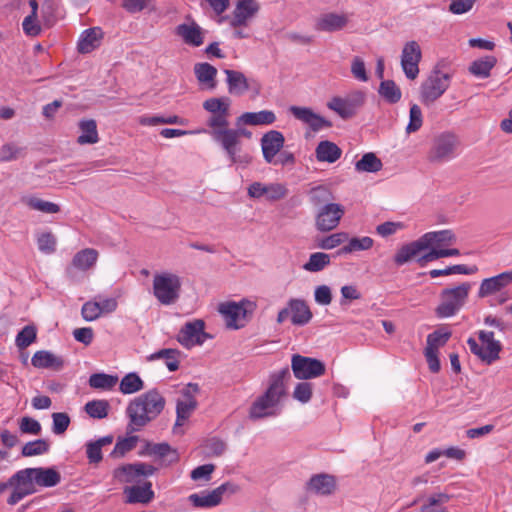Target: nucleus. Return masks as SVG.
<instances>
[{
	"label": "nucleus",
	"mask_w": 512,
	"mask_h": 512,
	"mask_svg": "<svg viewBox=\"0 0 512 512\" xmlns=\"http://www.w3.org/2000/svg\"><path fill=\"white\" fill-rule=\"evenodd\" d=\"M194 73L200 83L207 84L210 89L216 87L215 77L217 69L209 63H197L194 66Z\"/></svg>",
	"instance_id": "obj_42"
},
{
	"label": "nucleus",
	"mask_w": 512,
	"mask_h": 512,
	"mask_svg": "<svg viewBox=\"0 0 512 512\" xmlns=\"http://www.w3.org/2000/svg\"><path fill=\"white\" fill-rule=\"evenodd\" d=\"M204 448L208 457H220L225 453L227 444L223 440L214 437L205 442Z\"/></svg>",
	"instance_id": "obj_60"
},
{
	"label": "nucleus",
	"mask_w": 512,
	"mask_h": 512,
	"mask_svg": "<svg viewBox=\"0 0 512 512\" xmlns=\"http://www.w3.org/2000/svg\"><path fill=\"white\" fill-rule=\"evenodd\" d=\"M229 107L230 99L225 97L209 98L204 101L203 108L211 114L207 120V125L210 128L208 133L213 139L216 131L229 125Z\"/></svg>",
	"instance_id": "obj_9"
},
{
	"label": "nucleus",
	"mask_w": 512,
	"mask_h": 512,
	"mask_svg": "<svg viewBox=\"0 0 512 512\" xmlns=\"http://www.w3.org/2000/svg\"><path fill=\"white\" fill-rule=\"evenodd\" d=\"M113 436L107 435L86 444V455L89 463L98 464L102 461V447L112 444Z\"/></svg>",
	"instance_id": "obj_38"
},
{
	"label": "nucleus",
	"mask_w": 512,
	"mask_h": 512,
	"mask_svg": "<svg viewBox=\"0 0 512 512\" xmlns=\"http://www.w3.org/2000/svg\"><path fill=\"white\" fill-rule=\"evenodd\" d=\"M460 146L458 136L452 132H442L433 139L427 159L434 164H441L454 159Z\"/></svg>",
	"instance_id": "obj_6"
},
{
	"label": "nucleus",
	"mask_w": 512,
	"mask_h": 512,
	"mask_svg": "<svg viewBox=\"0 0 512 512\" xmlns=\"http://www.w3.org/2000/svg\"><path fill=\"white\" fill-rule=\"evenodd\" d=\"M288 306L291 312V321L294 325L303 326L309 323L313 314L303 299H290Z\"/></svg>",
	"instance_id": "obj_31"
},
{
	"label": "nucleus",
	"mask_w": 512,
	"mask_h": 512,
	"mask_svg": "<svg viewBox=\"0 0 512 512\" xmlns=\"http://www.w3.org/2000/svg\"><path fill=\"white\" fill-rule=\"evenodd\" d=\"M138 437L137 436H130L127 438H123L117 441L111 456L112 457H122L127 452L133 450L137 444Z\"/></svg>",
	"instance_id": "obj_59"
},
{
	"label": "nucleus",
	"mask_w": 512,
	"mask_h": 512,
	"mask_svg": "<svg viewBox=\"0 0 512 512\" xmlns=\"http://www.w3.org/2000/svg\"><path fill=\"white\" fill-rule=\"evenodd\" d=\"M241 137L251 139L252 132L241 125L237 128H229L228 125L216 131L213 140L221 146L232 164L246 166L251 162L252 157L242 151Z\"/></svg>",
	"instance_id": "obj_3"
},
{
	"label": "nucleus",
	"mask_w": 512,
	"mask_h": 512,
	"mask_svg": "<svg viewBox=\"0 0 512 512\" xmlns=\"http://www.w3.org/2000/svg\"><path fill=\"white\" fill-rule=\"evenodd\" d=\"M336 482L333 476L328 474H316L307 483V489L315 494L327 496L334 492Z\"/></svg>",
	"instance_id": "obj_30"
},
{
	"label": "nucleus",
	"mask_w": 512,
	"mask_h": 512,
	"mask_svg": "<svg viewBox=\"0 0 512 512\" xmlns=\"http://www.w3.org/2000/svg\"><path fill=\"white\" fill-rule=\"evenodd\" d=\"M181 280L173 273L156 274L153 279V294L163 305H172L180 297Z\"/></svg>",
	"instance_id": "obj_7"
},
{
	"label": "nucleus",
	"mask_w": 512,
	"mask_h": 512,
	"mask_svg": "<svg viewBox=\"0 0 512 512\" xmlns=\"http://www.w3.org/2000/svg\"><path fill=\"white\" fill-rule=\"evenodd\" d=\"M20 470L13 474L6 482H0V495L5 492L8 488H12V492L7 499L9 505H15L23 498L26 497L24 494V487L22 486L20 479Z\"/></svg>",
	"instance_id": "obj_33"
},
{
	"label": "nucleus",
	"mask_w": 512,
	"mask_h": 512,
	"mask_svg": "<svg viewBox=\"0 0 512 512\" xmlns=\"http://www.w3.org/2000/svg\"><path fill=\"white\" fill-rule=\"evenodd\" d=\"M330 255L323 252L312 253L308 261L303 265V269L308 272H320L330 265Z\"/></svg>",
	"instance_id": "obj_47"
},
{
	"label": "nucleus",
	"mask_w": 512,
	"mask_h": 512,
	"mask_svg": "<svg viewBox=\"0 0 512 512\" xmlns=\"http://www.w3.org/2000/svg\"><path fill=\"white\" fill-rule=\"evenodd\" d=\"M478 337L482 345H479L472 337L467 340L470 351L486 364H491L499 359L502 345L500 341L495 340L494 333L481 330L478 333Z\"/></svg>",
	"instance_id": "obj_8"
},
{
	"label": "nucleus",
	"mask_w": 512,
	"mask_h": 512,
	"mask_svg": "<svg viewBox=\"0 0 512 512\" xmlns=\"http://www.w3.org/2000/svg\"><path fill=\"white\" fill-rule=\"evenodd\" d=\"M165 398L156 389L136 397L127 407L128 431L133 432L154 420L164 409Z\"/></svg>",
	"instance_id": "obj_2"
},
{
	"label": "nucleus",
	"mask_w": 512,
	"mask_h": 512,
	"mask_svg": "<svg viewBox=\"0 0 512 512\" xmlns=\"http://www.w3.org/2000/svg\"><path fill=\"white\" fill-rule=\"evenodd\" d=\"M119 389L123 394H133L143 389V381L136 373H129L122 378Z\"/></svg>",
	"instance_id": "obj_54"
},
{
	"label": "nucleus",
	"mask_w": 512,
	"mask_h": 512,
	"mask_svg": "<svg viewBox=\"0 0 512 512\" xmlns=\"http://www.w3.org/2000/svg\"><path fill=\"white\" fill-rule=\"evenodd\" d=\"M315 155L319 162L334 163L341 157L342 150L334 142L324 140L317 145Z\"/></svg>",
	"instance_id": "obj_36"
},
{
	"label": "nucleus",
	"mask_w": 512,
	"mask_h": 512,
	"mask_svg": "<svg viewBox=\"0 0 512 512\" xmlns=\"http://www.w3.org/2000/svg\"><path fill=\"white\" fill-rule=\"evenodd\" d=\"M291 378L288 367L270 375L267 390L251 405L249 418L259 420L276 416L280 410V402L286 396V381Z\"/></svg>",
	"instance_id": "obj_1"
},
{
	"label": "nucleus",
	"mask_w": 512,
	"mask_h": 512,
	"mask_svg": "<svg viewBox=\"0 0 512 512\" xmlns=\"http://www.w3.org/2000/svg\"><path fill=\"white\" fill-rule=\"evenodd\" d=\"M31 363L35 368L53 369L56 371L61 370L64 365L61 357L46 350L37 351L33 355Z\"/></svg>",
	"instance_id": "obj_32"
},
{
	"label": "nucleus",
	"mask_w": 512,
	"mask_h": 512,
	"mask_svg": "<svg viewBox=\"0 0 512 512\" xmlns=\"http://www.w3.org/2000/svg\"><path fill=\"white\" fill-rule=\"evenodd\" d=\"M449 495L438 493L430 496L427 502L421 506L420 512H447L446 510H437L435 507L448 502Z\"/></svg>",
	"instance_id": "obj_61"
},
{
	"label": "nucleus",
	"mask_w": 512,
	"mask_h": 512,
	"mask_svg": "<svg viewBox=\"0 0 512 512\" xmlns=\"http://www.w3.org/2000/svg\"><path fill=\"white\" fill-rule=\"evenodd\" d=\"M348 240V233L338 232L324 237L318 242V247L324 250L333 249Z\"/></svg>",
	"instance_id": "obj_58"
},
{
	"label": "nucleus",
	"mask_w": 512,
	"mask_h": 512,
	"mask_svg": "<svg viewBox=\"0 0 512 512\" xmlns=\"http://www.w3.org/2000/svg\"><path fill=\"white\" fill-rule=\"evenodd\" d=\"M347 241L348 243L338 251V254H349L356 251H366L371 249L374 245V240L368 236L360 238H348Z\"/></svg>",
	"instance_id": "obj_44"
},
{
	"label": "nucleus",
	"mask_w": 512,
	"mask_h": 512,
	"mask_svg": "<svg viewBox=\"0 0 512 512\" xmlns=\"http://www.w3.org/2000/svg\"><path fill=\"white\" fill-rule=\"evenodd\" d=\"M26 205H28L31 209L47 213V214H55L60 211V207L52 202L42 200L37 197H26L22 200Z\"/></svg>",
	"instance_id": "obj_52"
},
{
	"label": "nucleus",
	"mask_w": 512,
	"mask_h": 512,
	"mask_svg": "<svg viewBox=\"0 0 512 512\" xmlns=\"http://www.w3.org/2000/svg\"><path fill=\"white\" fill-rule=\"evenodd\" d=\"M118 382V377L105 373H95L89 378V385L95 389L110 390Z\"/></svg>",
	"instance_id": "obj_51"
},
{
	"label": "nucleus",
	"mask_w": 512,
	"mask_h": 512,
	"mask_svg": "<svg viewBox=\"0 0 512 512\" xmlns=\"http://www.w3.org/2000/svg\"><path fill=\"white\" fill-rule=\"evenodd\" d=\"M53 426L52 431L56 435L63 434L69 427L70 417L64 412H55L52 414Z\"/></svg>",
	"instance_id": "obj_63"
},
{
	"label": "nucleus",
	"mask_w": 512,
	"mask_h": 512,
	"mask_svg": "<svg viewBox=\"0 0 512 512\" xmlns=\"http://www.w3.org/2000/svg\"><path fill=\"white\" fill-rule=\"evenodd\" d=\"M450 337L451 332L449 330L443 328L437 329L427 336L426 348H431L433 351H438L440 347L447 343Z\"/></svg>",
	"instance_id": "obj_55"
},
{
	"label": "nucleus",
	"mask_w": 512,
	"mask_h": 512,
	"mask_svg": "<svg viewBox=\"0 0 512 512\" xmlns=\"http://www.w3.org/2000/svg\"><path fill=\"white\" fill-rule=\"evenodd\" d=\"M260 7L257 0H238L232 12L230 26L233 28L247 26L257 16Z\"/></svg>",
	"instance_id": "obj_17"
},
{
	"label": "nucleus",
	"mask_w": 512,
	"mask_h": 512,
	"mask_svg": "<svg viewBox=\"0 0 512 512\" xmlns=\"http://www.w3.org/2000/svg\"><path fill=\"white\" fill-rule=\"evenodd\" d=\"M313 385L309 382H299L294 391L293 398L301 403H308L312 398Z\"/></svg>",
	"instance_id": "obj_62"
},
{
	"label": "nucleus",
	"mask_w": 512,
	"mask_h": 512,
	"mask_svg": "<svg viewBox=\"0 0 512 512\" xmlns=\"http://www.w3.org/2000/svg\"><path fill=\"white\" fill-rule=\"evenodd\" d=\"M205 324L203 320L197 319L187 322L179 331L177 335L178 342L186 347L191 348L195 345H201L210 337L205 331Z\"/></svg>",
	"instance_id": "obj_15"
},
{
	"label": "nucleus",
	"mask_w": 512,
	"mask_h": 512,
	"mask_svg": "<svg viewBox=\"0 0 512 512\" xmlns=\"http://www.w3.org/2000/svg\"><path fill=\"white\" fill-rule=\"evenodd\" d=\"M27 154V147L20 142H7L0 147V162H12L22 159Z\"/></svg>",
	"instance_id": "obj_37"
},
{
	"label": "nucleus",
	"mask_w": 512,
	"mask_h": 512,
	"mask_svg": "<svg viewBox=\"0 0 512 512\" xmlns=\"http://www.w3.org/2000/svg\"><path fill=\"white\" fill-rule=\"evenodd\" d=\"M37 244L41 252L51 254L55 251L56 239L50 232L42 233L37 238Z\"/></svg>",
	"instance_id": "obj_64"
},
{
	"label": "nucleus",
	"mask_w": 512,
	"mask_h": 512,
	"mask_svg": "<svg viewBox=\"0 0 512 512\" xmlns=\"http://www.w3.org/2000/svg\"><path fill=\"white\" fill-rule=\"evenodd\" d=\"M123 493L126 496L125 502L128 504H147L154 497L152 484L149 481H146L143 485L126 486Z\"/></svg>",
	"instance_id": "obj_26"
},
{
	"label": "nucleus",
	"mask_w": 512,
	"mask_h": 512,
	"mask_svg": "<svg viewBox=\"0 0 512 512\" xmlns=\"http://www.w3.org/2000/svg\"><path fill=\"white\" fill-rule=\"evenodd\" d=\"M238 490V486L226 482L210 492L194 493L189 496V501L195 507H214L221 503L225 494L232 495Z\"/></svg>",
	"instance_id": "obj_14"
},
{
	"label": "nucleus",
	"mask_w": 512,
	"mask_h": 512,
	"mask_svg": "<svg viewBox=\"0 0 512 512\" xmlns=\"http://www.w3.org/2000/svg\"><path fill=\"white\" fill-rule=\"evenodd\" d=\"M424 244L418 238L415 241L402 245L393 257V261L397 266H402L412 260L417 262V258L425 251Z\"/></svg>",
	"instance_id": "obj_25"
},
{
	"label": "nucleus",
	"mask_w": 512,
	"mask_h": 512,
	"mask_svg": "<svg viewBox=\"0 0 512 512\" xmlns=\"http://www.w3.org/2000/svg\"><path fill=\"white\" fill-rule=\"evenodd\" d=\"M36 328L32 325L25 326L16 336L15 343L19 349H25L36 340Z\"/></svg>",
	"instance_id": "obj_57"
},
{
	"label": "nucleus",
	"mask_w": 512,
	"mask_h": 512,
	"mask_svg": "<svg viewBox=\"0 0 512 512\" xmlns=\"http://www.w3.org/2000/svg\"><path fill=\"white\" fill-rule=\"evenodd\" d=\"M512 283V269L496 276L483 279L480 283L478 297L486 298L503 291Z\"/></svg>",
	"instance_id": "obj_19"
},
{
	"label": "nucleus",
	"mask_w": 512,
	"mask_h": 512,
	"mask_svg": "<svg viewBox=\"0 0 512 512\" xmlns=\"http://www.w3.org/2000/svg\"><path fill=\"white\" fill-rule=\"evenodd\" d=\"M224 73L227 76L226 82L228 85V92L234 96H241L249 89V84L245 75L236 70L225 69Z\"/></svg>",
	"instance_id": "obj_35"
},
{
	"label": "nucleus",
	"mask_w": 512,
	"mask_h": 512,
	"mask_svg": "<svg viewBox=\"0 0 512 512\" xmlns=\"http://www.w3.org/2000/svg\"><path fill=\"white\" fill-rule=\"evenodd\" d=\"M110 404L107 400H92L85 404V412L94 419H103L108 415Z\"/></svg>",
	"instance_id": "obj_50"
},
{
	"label": "nucleus",
	"mask_w": 512,
	"mask_h": 512,
	"mask_svg": "<svg viewBox=\"0 0 512 512\" xmlns=\"http://www.w3.org/2000/svg\"><path fill=\"white\" fill-rule=\"evenodd\" d=\"M79 128L81 130V135L77 139L79 144H95L99 141L95 120H81L79 122Z\"/></svg>",
	"instance_id": "obj_41"
},
{
	"label": "nucleus",
	"mask_w": 512,
	"mask_h": 512,
	"mask_svg": "<svg viewBox=\"0 0 512 512\" xmlns=\"http://www.w3.org/2000/svg\"><path fill=\"white\" fill-rule=\"evenodd\" d=\"M365 94L362 91H353L345 97H333L327 104L328 108L336 112L341 118L353 117L363 106Z\"/></svg>",
	"instance_id": "obj_11"
},
{
	"label": "nucleus",
	"mask_w": 512,
	"mask_h": 512,
	"mask_svg": "<svg viewBox=\"0 0 512 512\" xmlns=\"http://www.w3.org/2000/svg\"><path fill=\"white\" fill-rule=\"evenodd\" d=\"M156 468L146 463L127 464L114 471V477L122 483H132L140 476H151Z\"/></svg>",
	"instance_id": "obj_20"
},
{
	"label": "nucleus",
	"mask_w": 512,
	"mask_h": 512,
	"mask_svg": "<svg viewBox=\"0 0 512 512\" xmlns=\"http://www.w3.org/2000/svg\"><path fill=\"white\" fill-rule=\"evenodd\" d=\"M147 453L149 455H156L160 458L167 457L169 463H175L179 460L177 451L167 443L148 445Z\"/></svg>",
	"instance_id": "obj_49"
},
{
	"label": "nucleus",
	"mask_w": 512,
	"mask_h": 512,
	"mask_svg": "<svg viewBox=\"0 0 512 512\" xmlns=\"http://www.w3.org/2000/svg\"><path fill=\"white\" fill-rule=\"evenodd\" d=\"M309 201L318 209L326 204H332L333 195L331 191L325 186H317L310 189L308 193Z\"/></svg>",
	"instance_id": "obj_48"
},
{
	"label": "nucleus",
	"mask_w": 512,
	"mask_h": 512,
	"mask_svg": "<svg viewBox=\"0 0 512 512\" xmlns=\"http://www.w3.org/2000/svg\"><path fill=\"white\" fill-rule=\"evenodd\" d=\"M471 283L463 282L456 287L445 288L441 291L440 303L435 309L439 318H449L454 316L466 303Z\"/></svg>",
	"instance_id": "obj_5"
},
{
	"label": "nucleus",
	"mask_w": 512,
	"mask_h": 512,
	"mask_svg": "<svg viewBox=\"0 0 512 512\" xmlns=\"http://www.w3.org/2000/svg\"><path fill=\"white\" fill-rule=\"evenodd\" d=\"M378 93L388 103L395 104L400 101L402 92L393 80H383L380 83Z\"/></svg>",
	"instance_id": "obj_46"
},
{
	"label": "nucleus",
	"mask_w": 512,
	"mask_h": 512,
	"mask_svg": "<svg viewBox=\"0 0 512 512\" xmlns=\"http://www.w3.org/2000/svg\"><path fill=\"white\" fill-rule=\"evenodd\" d=\"M181 352L177 349H161L147 357L148 361L163 359L169 371L174 372L179 368V357Z\"/></svg>",
	"instance_id": "obj_40"
},
{
	"label": "nucleus",
	"mask_w": 512,
	"mask_h": 512,
	"mask_svg": "<svg viewBox=\"0 0 512 512\" xmlns=\"http://www.w3.org/2000/svg\"><path fill=\"white\" fill-rule=\"evenodd\" d=\"M276 121V115L273 111L262 110L259 112H245L236 119V126L240 125H270Z\"/></svg>",
	"instance_id": "obj_29"
},
{
	"label": "nucleus",
	"mask_w": 512,
	"mask_h": 512,
	"mask_svg": "<svg viewBox=\"0 0 512 512\" xmlns=\"http://www.w3.org/2000/svg\"><path fill=\"white\" fill-rule=\"evenodd\" d=\"M420 239L425 249H428L430 246L444 249V247L450 246L456 242L455 234L449 229L427 232L422 235Z\"/></svg>",
	"instance_id": "obj_27"
},
{
	"label": "nucleus",
	"mask_w": 512,
	"mask_h": 512,
	"mask_svg": "<svg viewBox=\"0 0 512 512\" xmlns=\"http://www.w3.org/2000/svg\"><path fill=\"white\" fill-rule=\"evenodd\" d=\"M175 33L189 46L199 47L204 43V32L194 21L179 24L176 27Z\"/></svg>",
	"instance_id": "obj_23"
},
{
	"label": "nucleus",
	"mask_w": 512,
	"mask_h": 512,
	"mask_svg": "<svg viewBox=\"0 0 512 512\" xmlns=\"http://www.w3.org/2000/svg\"><path fill=\"white\" fill-rule=\"evenodd\" d=\"M49 442L45 439H37L26 443L22 447L21 454L24 457L43 455L49 451Z\"/></svg>",
	"instance_id": "obj_53"
},
{
	"label": "nucleus",
	"mask_w": 512,
	"mask_h": 512,
	"mask_svg": "<svg viewBox=\"0 0 512 512\" xmlns=\"http://www.w3.org/2000/svg\"><path fill=\"white\" fill-rule=\"evenodd\" d=\"M291 369L294 376L300 380L317 378L325 373V365L322 361L299 354L292 356Z\"/></svg>",
	"instance_id": "obj_12"
},
{
	"label": "nucleus",
	"mask_w": 512,
	"mask_h": 512,
	"mask_svg": "<svg viewBox=\"0 0 512 512\" xmlns=\"http://www.w3.org/2000/svg\"><path fill=\"white\" fill-rule=\"evenodd\" d=\"M20 477L26 496L36 493V486L50 488L61 481V474L52 467L25 468L20 470Z\"/></svg>",
	"instance_id": "obj_4"
},
{
	"label": "nucleus",
	"mask_w": 512,
	"mask_h": 512,
	"mask_svg": "<svg viewBox=\"0 0 512 512\" xmlns=\"http://www.w3.org/2000/svg\"><path fill=\"white\" fill-rule=\"evenodd\" d=\"M382 161L372 152L365 153L362 158L355 163V169L358 172L375 173L382 169Z\"/></svg>",
	"instance_id": "obj_45"
},
{
	"label": "nucleus",
	"mask_w": 512,
	"mask_h": 512,
	"mask_svg": "<svg viewBox=\"0 0 512 512\" xmlns=\"http://www.w3.org/2000/svg\"><path fill=\"white\" fill-rule=\"evenodd\" d=\"M421 58V48L416 41H409L404 45L401 55V67L408 79L414 80L418 76V65Z\"/></svg>",
	"instance_id": "obj_16"
},
{
	"label": "nucleus",
	"mask_w": 512,
	"mask_h": 512,
	"mask_svg": "<svg viewBox=\"0 0 512 512\" xmlns=\"http://www.w3.org/2000/svg\"><path fill=\"white\" fill-rule=\"evenodd\" d=\"M247 304L248 302H226L219 305L218 311L223 316L227 327L238 329L244 325L243 320L247 314Z\"/></svg>",
	"instance_id": "obj_18"
},
{
	"label": "nucleus",
	"mask_w": 512,
	"mask_h": 512,
	"mask_svg": "<svg viewBox=\"0 0 512 512\" xmlns=\"http://www.w3.org/2000/svg\"><path fill=\"white\" fill-rule=\"evenodd\" d=\"M195 397H182L176 404V422L173 428L174 433H178V427H181L189 419L193 411L197 408Z\"/></svg>",
	"instance_id": "obj_34"
},
{
	"label": "nucleus",
	"mask_w": 512,
	"mask_h": 512,
	"mask_svg": "<svg viewBox=\"0 0 512 512\" xmlns=\"http://www.w3.org/2000/svg\"><path fill=\"white\" fill-rule=\"evenodd\" d=\"M450 85V76L440 71H433L421 85V101L430 106L439 99Z\"/></svg>",
	"instance_id": "obj_10"
},
{
	"label": "nucleus",
	"mask_w": 512,
	"mask_h": 512,
	"mask_svg": "<svg viewBox=\"0 0 512 512\" xmlns=\"http://www.w3.org/2000/svg\"><path fill=\"white\" fill-rule=\"evenodd\" d=\"M349 23V15L345 13L329 12L322 14L316 22V29L325 32L342 30Z\"/></svg>",
	"instance_id": "obj_24"
},
{
	"label": "nucleus",
	"mask_w": 512,
	"mask_h": 512,
	"mask_svg": "<svg viewBox=\"0 0 512 512\" xmlns=\"http://www.w3.org/2000/svg\"><path fill=\"white\" fill-rule=\"evenodd\" d=\"M423 124V115L421 108L417 104H413L409 111V122L406 126V133L412 134L417 132Z\"/></svg>",
	"instance_id": "obj_56"
},
{
	"label": "nucleus",
	"mask_w": 512,
	"mask_h": 512,
	"mask_svg": "<svg viewBox=\"0 0 512 512\" xmlns=\"http://www.w3.org/2000/svg\"><path fill=\"white\" fill-rule=\"evenodd\" d=\"M496 63L497 59L495 56L487 55L474 60L469 66V72L478 78H488Z\"/></svg>",
	"instance_id": "obj_39"
},
{
	"label": "nucleus",
	"mask_w": 512,
	"mask_h": 512,
	"mask_svg": "<svg viewBox=\"0 0 512 512\" xmlns=\"http://www.w3.org/2000/svg\"><path fill=\"white\" fill-rule=\"evenodd\" d=\"M103 37L102 30L99 27L86 29L82 32L77 43V49L80 53L86 54L92 52L100 46Z\"/></svg>",
	"instance_id": "obj_28"
},
{
	"label": "nucleus",
	"mask_w": 512,
	"mask_h": 512,
	"mask_svg": "<svg viewBox=\"0 0 512 512\" xmlns=\"http://www.w3.org/2000/svg\"><path fill=\"white\" fill-rule=\"evenodd\" d=\"M289 112L299 121L307 124L313 131H319L322 128L331 127V123L316 114L309 107L291 106Z\"/></svg>",
	"instance_id": "obj_22"
},
{
	"label": "nucleus",
	"mask_w": 512,
	"mask_h": 512,
	"mask_svg": "<svg viewBox=\"0 0 512 512\" xmlns=\"http://www.w3.org/2000/svg\"><path fill=\"white\" fill-rule=\"evenodd\" d=\"M285 143L283 134L277 130H270L261 138V148L265 161L273 163L275 156L281 151Z\"/></svg>",
	"instance_id": "obj_21"
},
{
	"label": "nucleus",
	"mask_w": 512,
	"mask_h": 512,
	"mask_svg": "<svg viewBox=\"0 0 512 512\" xmlns=\"http://www.w3.org/2000/svg\"><path fill=\"white\" fill-rule=\"evenodd\" d=\"M345 214V208L338 203L326 204L317 209L315 227L320 232H329L335 229Z\"/></svg>",
	"instance_id": "obj_13"
},
{
	"label": "nucleus",
	"mask_w": 512,
	"mask_h": 512,
	"mask_svg": "<svg viewBox=\"0 0 512 512\" xmlns=\"http://www.w3.org/2000/svg\"><path fill=\"white\" fill-rule=\"evenodd\" d=\"M97 258L98 252L95 249L86 248L75 254L72 260V266L85 271L96 263Z\"/></svg>",
	"instance_id": "obj_43"
}]
</instances>
